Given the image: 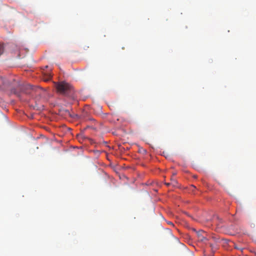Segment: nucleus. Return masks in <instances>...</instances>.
I'll return each instance as SVG.
<instances>
[{"label": "nucleus", "mask_w": 256, "mask_h": 256, "mask_svg": "<svg viewBox=\"0 0 256 256\" xmlns=\"http://www.w3.org/2000/svg\"><path fill=\"white\" fill-rule=\"evenodd\" d=\"M56 86L58 92L64 95H68L72 90V86L65 82L57 83Z\"/></svg>", "instance_id": "nucleus-1"}, {"label": "nucleus", "mask_w": 256, "mask_h": 256, "mask_svg": "<svg viewBox=\"0 0 256 256\" xmlns=\"http://www.w3.org/2000/svg\"><path fill=\"white\" fill-rule=\"evenodd\" d=\"M165 184L166 186H176L177 184V181L174 180V182H166Z\"/></svg>", "instance_id": "nucleus-2"}, {"label": "nucleus", "mask_w": 256, "mask_h": 256, "mask_svg": "<svg viewBox=\"0 0 256 256\" xmlns=\"http://www.w3.org/2000/svg\"><path fill=\"white\" fill-rule=\"evenodd\" d=\"M46 78H44L45 81H48L52 78V76H51L50 74H46Z\"/></svg>", "instance_id": "nucleus-3"}, {"label": "nucleus", "mask_w": 256, "mask_h": 256, "mask_svg": "<svg viewBox=\"0 0 256 256\" xmlns=\"http://www.w3.org/2000/svg\"><path fill=\"white\" fill-rule=\"evenodd\" d=\"M4 52V46L3 44H0V55L2 54Z\"/></svg>", "instance_id": "nucleus-4"}, {"label": "nucleus", "mask_w": 256, "mask_h": 256, "mask_svg": "<svg viewBox=\"0 0 256 256\" xmlns=\"http://www.w3.org/2000/svg\"><path fill=\"white\" fill-rule=\"evenodd\" d=\"M210 246L212 248V250H214V249L216 250V244H210Z\"/></svg>", "instance_id": "nucleus-5"}, {"label": "nucleus", "mask_w": 256, "mask_h": 256, "mask_svg": "<svg viewBox=\"0 0 256 256\" xmlns=\"http://www.w3.org/2000/svg\"><path fill=\"white\" fill-rule=\"evenodd\" d=\"M170 180H171V181H172V182H174V180H174L172 178H170Z\"/></svg>", "instance_id": "nucleus-6"}, {"label": "nucleus", "mask_w": 256, "mask_h": 256, "mask_svg": "<svg viewBox=\"0 0 256 256\" xmlns=\"http://www.w3.org/2000/svg\"><path fill=\"white\" fill-rule=\"evenodd\" d=\"M168 224H171V225H172V226H174V224H173L172 222H169Z\"/></svg>", "instance_id": "nucleus-7"}, {"label": "nucleus", "mask_w": 256, "mask_h": 256, "mask_svg": "<svg viewBox=\"0 0 256 256\" xmlns=\"http://www.w3.org/2000/svg\"><path fill=\"white\" fill-rule=\"evenodd\" d=\"M143 151L144 152H146V150H143Z\"/></svg>", "instance_id": "nucleus-8"}, {"label": "nucleus", "mask_w": 256, "mask_h": 256, "mask_svg": "<svg viewBox=\"0 0 256 256\" xmlns=\"http://www.w3.org/2000/svg\"><path fill=\"white\" fill-rule=\"evenodd\" d=\"M235 248H236V249H239V248H238V247H236H236H235Z\"/></svg>", "instance_id": "nucleus-9"}]
</instances>
